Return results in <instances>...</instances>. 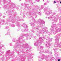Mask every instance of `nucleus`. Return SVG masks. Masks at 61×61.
Listing matches in <instances>:
<instances>
[{"label":"nucleus","instance_id":"2","mask_svg":"<svg viewBox=\"0 0 61 61\" xmlns=\"http://www.w3.org/2000/svg\"><path fill=\"white\" fill-rule=\"evenodd\" d=\"M39 15H41V13L40 12H39Z\"/></svg>","mask_w":61,"mask_h":61},{"label":"nucleus","instance_id":"5","mask_svg":"<svg viewBox=\"0 0 61 61\" xmlns=\"http://www.w3.org/2000/svg\"><path fill=\"white\" fill-rule=\"evenodd\" d=\"M54 3H56V1H54Z\"/></svg>","mask_w":61,"mask_h":61},{"label":"nucleus","instance_id":"9","mask_svg":"<svg viewBox=\"0 0 61 61\" xmlns=\"http://www.w3.org/2000/svg\"><path fill=\"white\" fill-rule=\"evenodd\" d=\"M60 51H61V50H60Z\"/></svg>","mask_w":61,"mask_h":61},{"label":"nucleus","instance_id":"12","mask_svg":"<svg viewBox=\"0 0 61 61\" xmlns=\"http://www.w3.org/2000/svg\"><path fill=\"white\" fill-rule=\"evenodd\" d=\"M41 26V27H42V26Z\"/></svg>","mask_w":61,"mask_h":61},{"label":"nucleus","instance_id":"11","mask_svg":"<svg viewBox=\"0 0 61 61\" xmlns=\"http://www.w3.org/2000/svg\"><path fill=\"white\" fill-rule=\"evenodd\" d=\"M39 10H40V9H39Z\"/></svg>","mask_w":61,"mask_h":61},{"label":"nucleus","instance_id":"1","mask_svg":"<svg viewBox=\"0 0 61 61\" xmlns=\"http://www.w3.org/2000/svg\"><path fill=\"white\" fill-rule=\"evenodd\" d=\"M39 22H40V21H41L40 23V25H43V23L44 22L43 20H41L40 19H39Z\"/></svg>","mask_w":61,"mask_h":61},{"label":"nucleus","instance_id":"4","mask_svg":"<svg viewBox=\"0 0 61 61\" xmlns=\"http://www.w3.org/2000/svg\"><path fill=\"white\" fill-rule=\"evenodd\" d=\"M55 51H57V50H56V49H55Z\"/></svg>","mask_w":61,"mask_h":61},{"label":"nucleus","instance_id":"8","mask_svg":"<svg viewBox=\"0 0 61 61\" xmlns=\"http://www.w3.org/2000/svg\"><path fill=\"white\" fill-rule=\"evenodd\" d=\"M60 3H61V1L60 2Z\"/></svg>","mask_w":61,"mask_h":61},{"label":"nucleus","instance_id":"10","mask_svg":"<svg viewBox=\"0 0 61 61\" xmlns=\"http://www.w3.org/2000/svg\"><path fill=\"white\" fill-rule=\"evenodd\" d=\"M58 41H59L58 40Z\"/></svg>","mask_w":61,"mask_h":61},{"label":"nucleus","instance_id":"6","mask_svg":"<svg viewBox=\"0 0 61 61\" xmlns=\"http://www.w3.org/2000/svg\"><path fill=\"white\" fill-rule=\"evenodd\" d=\"M41 8H42V7H43V6H41Z\"/></svg>","mask_w":61,"mask_h":61},{"label":"nucleus","instance_id":"7","mask_svg":"<svg viewBox=\"0 0 61 61\" xmlns=\"http://www.w3.org/2000/svg\"><path fill=\"white\" fill-rule=\"evenodd\" d=\"M43 1H44V0H43Z\"/></svg>","mask_w":61,"mask_h":61},{"label":"nucleus","instance_id":"3","mask_svg":"<svg viewBox=\"0 0 61 61\" xmlns=\"http://www.w3.org/2000/svg\"><path fill=\"white\" fill-rule=\"evenodd\" d=\"M57 46H58V47H59H59H61V46H60V45H57Z\"/></svg>","mask_w":61,"mask_h":61}]
</instances>
